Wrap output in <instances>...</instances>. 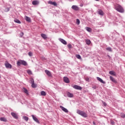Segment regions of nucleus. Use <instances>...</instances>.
I'll return each instance as SVG.
<instances>
[{"mask_svg":"<svg viewBox=\"0 0 125 125\" xmlns=\"http://www.w3.org/2000/svg\"><path fill=\"white\" fill-rule=\"evenodd\" d=\"M63 81L65 83H70V80H69V78L67 77H63Z\"/></svg>","mask_w":125,"mask_h":125,"instance_id":"8","label":"nucleus"},{"mask_svg":"<svg viewBox=\"0 0 125 125\" xmlns=\"http://www.w3.org/2000/svg\"><path fill=\"white\" fill-rule=\"evenodd\" d=\"M17 66H21V65H23V66H27L28 63L26 61H23L22 60H19L17 62Z\"/></svg>","mask_w":125,"mask_h":125,"instance_id":"1","label":"nucleus"},{"mask_svg":"<svg viewBox=\"0 0 125 125\" xmlns=\"http://www.w3.org/2000/svg\"><path fill=\"white\" fill-rule=\"evenodd\" d=\"M116 10L117 11H118V12H120V13H124L125 12V10L124 9V8L121 6V5H117L115 7Z\"/></svg>","mask_w":125,"mask_h":125,"instance_id":"2","label":"nucleus"},{"mask_svg":"<svg viewBox=\"0 0 125 125\" xmlns=\"http://www.w3.org/2000/svg\"><path fill=\"white\" fill-rule=\"evenodd\" d=\"M106 50H107V51H109V52H112V48H111L110 47H106L105 48Z\"/></svg>","mask_w":125,"mask_h":125,"instance_id":"24","label":"nucleus"},{"mask_svg":"<svg viewBox=\"0 0 125 125\" xmlns=\"http://www.w3.org/2000/svg\"><path fill=\"white\" fill-rule=\"evenodd\" d=\"M76 57L78 58V59H82V57H81V55L79 54L76 55Z\"/></svg>","mask_w":125,"mask_h":125,"instance_id":"31","label":"nucleus"},{"mask_svg":"<svg viewBox=\"0 0 125 125\" xmlns=\"http://www.w3.org/2000/svg\"><path fill=\"white\" fill-rule=\"evenodd\" d=\"M109 79H110V81H111V82H112V83H117V81H116V80H115V78H114V77H113L112 76H110Z\"/></svg>","mask_w":125,"mask_h":125,"instance_id":"17","label":"nucleus"},{"mask_svg":"<svg viewBox=\"0 0 125 125\" xmlns=\"http://www.w3.org/2000/svg\"><path fill=\"white\" fill-rule=\"evenodd\" d=\"M120 117H121V118H125V113H121L120 114Z\"/></svg>","mask_w":125,"mask_h":125,"instance_id":"33","label":"nucleus"},{"mask_svg":"<svg viewBox=\"0 0 125 125\" xmlns=\"http://www.w3.org/2000/svg\"><path fill=\"white\" fill-rule=\"evenodd\" d=\"M93 88H94V89H96V86L93 87Z\"/></svg>","mask_w":125,"mask_h":125,"instance_id":"42","label":"nucleus"},{"mask_svg":"<svg viewBox=\"0 0 125 125\" xmlns=\"http://www.w3.org/2000/svg\"><path fill=\"white\" fill-rule=\"evenodd\" d=\"M103 104L104 106H105V107H106V106H107V104L105 102H104L103 101Z\"/></svg>","mask_w":125,"mask_h":125,"instance_id":"38","label":"nucleus"},{"mask_svg":"<svg viewBox=\"0 0 125 125\" xmlns=\"http://www.w3.org/2000/svg\"><path fill=\"white\" fill-rule=\"evenodd\" d=\"M85 42L86 43V44H87V45H89V44H90V43H91V42L90 41V40L87 39L85 41Z\"/></svg>","mask_w":125,"mask_h":125,"instance_id":"23","label":"nucleus"},{"mask_svg":"<svg viewBox=\"0 0 125 125\" xmlns=\"http://www.w3.org/2000/svg\"><path fill=\"white\" fill-rule=\"evenodd\" d=\"M86 31H87V32H91V28H90V27H86Z\"/></svg>","mask_w":125,"mask_h":125,"instance_id":"29","label":"nucleus"},{"mask_svg":"<svg viewBox=\"0 0 125 125\" xmlns=\"http://www.w3.org/2000/svg\"><path fill=\"white\" fill-rule=\"evenodd\" d=\"M72 9H73V10H75V11H78L80 10V8L78 7L77 5H72L71 7Z\"/></svg>","mask_w":125,"mask_h":125,"instance_id":"7","label":"nucleus"},{"mask_svg":"<svg viewBox=\"0 0 125 125\" xmlns=\"http://www.w3.org/2000/svg\"><path fill=\"white\" fill-rule=\"evenodd\" d=\"M41 36L44 40H46V39H47V37L46 36V35H45V34L42 33L41 34Z\"/></svg>","mask_w":125,"mask_h":125,"instance_id":"19","label":"nucleus"},{"mask_svg":"<svg viewBox=\"0 0 125 125\" xmlns=\"http://www.w3.org/2000/svg\"><path fill=\"white\" fill-rule=\"evenodd\" d=\"M60 107L61 108V109H62V111H63V112H65V113H68V112H69L67 108L64 107L63 106H62V105H61Z\"/></svg>","mask_w":125,"mask_h":125,"instance_id":"11","label":"nucleus"},{"mask_svg":"<svg viewBox=\"0 0 125 125\" xmlns=\"http://www.w3.org/2000/svg\"><path fill=\"white\" fill-rule=\"evenodd\" d=\"M67 47H68V48L71 49L72 48V45L71 44H67Z\"/></svg>","mask_w":125,"mask_h":125,"instance_id":"36","label":"nucleus"},{"mask_svg":"<svg viewBox=\"0 0 125 125\" xmlns=\"http://www.w3.org/2000/svg\"><path fill=\"white\" fill-rule=\"evenodd\" d=\"M27 74H28V75H32L33 73H32V71H31V70H28L27 71Z\"/></svg>","mask_w":125,"mask_h":125,"instance_id":"30","label":"nucleus"},{"mask_svg":"<svg viewBox=\"0 0 125 125\" xmlns=\"http://www.w3.org/2000/svg\"><path fill=\"white\" fill-rule=\"evenodd\" d=\"M97 80L99 81V82H100V83H104V84L106 83V82L103 81V80H102V79H101L100 77H97Z\"/></svg>","mask_w":125,"mask_h":125,"instance_id":"15","label":"nucleus"},{"mask_svg":"<svg viewBox=\"0 0 125 125\" xmlns=\"http://www.w3.org/2000/svg\"><path fill=\"white\" fill-rule=\"evenodd\" d=\"M86 81H88V79H86Z\"/></svg>","mask_w":125,"mask_h":125,"instance_id":"45","label":"nucleus"},{"mask_svg":"<svg viewBox=\"0 0 125 125\" xmlns=\"http://www.w3.org/2000/svg\"><path fill=\"white\" fill-rule=\"evenodd\" d=\"M8 11H9V9L8 10Z\"/></svg>","mask_w":125,"mask_h":125,"instance_id":"46","label":"nucleus"},{"mask_svg":"<svg viewBox=\"0 0 125 125\" xmlns=\"http://www.w3.org/2000/svg\"><path fill=\"white\" fill-rule=\"evenodd\" d=\"M0 78H1V76H0Z\"/></svg>","mask_w":125,"mask_h":125,"instance_id":"44","label":"nucleus"},{"mask_svg":"<svg viewBox=\"0 0 125 125\" xmlns=\"http://www.w3.org/2000/svg\"><path fill=\"white\" fill-rule=\"evenodd\" d=\"M0 121H1V122H7V120H6L4 117L0 118Z\"/></svg>","mask_w":125,"mask_h":125,"instance_id":"22","label":"nucleus"},{"mask_svg":"<svg viewBox=\"0 0 125 125\" xmlns=\"http://www.w3.org/2000/svg\"><path fill=\"white\" fill-rule=\"evenodd\" d=\"M53 2H52V1H48L49 4H52V5Z\"/></svg>","mask_w":125,"mask_h":125,"instance_id":"40","label":"nucleus"},{"mask_svg":"<svg viewBox=\"0 0 125 125\" xmlns=\"http://www.w3.org/2000/svg\"><path fill=\"white\" fill-rule=\"evenodd\" d=\"M72 87L75 89H77V90H82V89H83V87L78 85H74L72 86Z\"/></svg>","mask_w":125,"mask_h":125,"instance_id":"5","label":"nucleus"},{"mask_svg":"<svg viewBox=\"0 0 125 125\" xmlns=\"http://www.w3.org/2000/svg\"><path fill=\"white\" fill-rule=\"evenodd\" d=\"M45 73H46V75L49 77H51V73L49 72V71L47 70H45Z\"/></svg>","mask_w":125,"mask_h":125,"instance_id":"18","label":"nucleus"},{"mask_svg":"<svg viewBox=\"0 0 125 125\" xmlns=\"http://www.w3.org/2000/svg\"><path fill=\"white\" fill-rule=\"evenodd\" d=\"M5 66L7 68L11 69L12 68V65L7 62L5 63Z\"/></svg>","mask_w":125,"mask_h":125,"instance_id":"6","label":"nucleus"},{"mask_svg":"<svg viewBox=\"0 0 125 125\" xmlns=\"http://www.w3.org/2000/svg\"><path fill=\"white\" fill-rule=\"evenodd\" d=\"M96 1H99V0H95Z\"/></svg>","mask_w":125,"mask_h":125,"instance_id":"43","label":"nucleus"},{"mask_svg":"<svg viewBox=\"0 0 125 125\" xmlns=\"http://www.w3.org/2000/svg\"><path fill=\"white\" fill-rule=\"evenodd\" d=\"M28 55L30 57H32V56H33V53H32V52H28Z\"/></svg>","mask_w":125,"mask_h":125,"instance_id":"34","label":"nucleus"},{"mask_svg":"<svg viewBox=\"0 0 125 125\" xmlns=\"http://www.w3.org/2000/svg\"><path fill=\"white\" fill-rule=\"evenodd\" d=\"M109 74L112 76H116V72H115L114 71H110L109 72Z\"/></svg>","mask_w":125,"mask_h":125,"instance_id":"21","label":"nucleus"},{"mask_svg":"<svg viewBox=\"0 0 125 125\" xmlns=\"http://www.w3.org/2000/svg\"><path fill=\"white\" fill-rule=\"evenodd\" d=\"M20 36H21V38H22L23 37V36H24V33L21 32L20 34Z\"/></svg>","mask_w":125,"mask_h":125,"instance_id":"39","label":"nucleus"},{"mask_svg":"<svg viewBox=\"0 0 125 125\" xmlns=\"http://www.w3.org/2000/svg\"><path fill=\"white\" fill-rule=\"evenodd\" d=\"M52 5H54L55 6H57V3H56L55 1H54L53 2Z\"/></svg>","mask_w":125,"mask_h":125,"instance_id":"35","label":"nucleus"},{"mask_svg":"<svg viewBox=\"0 0 125 125\" xmlns=\"http://www.w3.org/2000/svg\"><path fill=\"white\" fill-rule=\"evenodd\" d=\"M39 4H40V1H39V0H35L32 1V4L33 5H38Z\"/></svg>","mask_w":125,"mask_h":125,"instance_id":"12","label":"nucleus"},{"mask_svg":"<svg viewBox=\"0 0 125 125\" xmlns=\"http://www.w3.org/2000/svg\"><path fill=\"white\" fill-rule=\"evenodd\" d=\"M32 117L33 120H34L36 122V123H37V124H40V121H39V119H38V118L36 116H35V115H32Z\"/></svg>","mask_w":125,"mask_h":125,"instance_id":"10","label":"nucleus"},{"mask_svg":"<svg viewBox=\"0 0 125 125\" xmlns=\"http://www.w3.org/2000/svg\"><path fill=\"white\" fill-rule=\"evenodd\" d=\"M98 14L101 15V16H103L104 15V12H103V11H102V10L99 9L98 11Z\"/></svg>","mask_w":125,"mask_h":125,"instance_id":"14","label":"nucleus"},{"mask_svg":"<svg viewBox=\"0 0 125 125\" xmlns=\"http://www.w3.org/2000/svg\"><path fill=\"white\" fill-rule=\"evenodd\" d=\"M14 21L15 22V23H17L18 24H21V21L18 19L14 20Z\"/></svg>","mask_w":125,"mask_h":125,"instance_id":"25","label":"nucleus"},{"mask_svg":"<svg viewBox=\"0 0 125 125\" xmlns=\"http://www.w3.org/2000/svg\"><path fill=\"white\" fill-rule=\"evenodd\" d=\"M24 19H25V20L27 21V22H29V23H31V18H30V17L27 16H25Z\"/></svg>","mask_w":125,"mask_h":125,"instance_id":"16","label":"nucleus"},{"mask_svg":"<svg viewBox=\"0 0 125 125\" xmlns=\"http://www.w3.org/2000/svg\"><path fill=\"white\" fill-rule=\"evenodd\" d=\"M23 92L24 93H26V94H29V92L28 91V90H27L25 88H23Z\"/></svg>","mask_w":125,"mask_h":125,"instance_id":"26","label":"nucleus"},{"mask_svg":"<svg viewBox=\"0 0 125 125\" xmlns=\"http://www.w3.org/2000/svg\"><path fill=\"white\" fill-rule=\"evenodd\" d=\"M23 119L25 121H26V122H28V121L29 120V118H28V117L27 116L23 117Z\"/></svg>","mask_w":125,"mask_h":125,"instance_id":"32","label":"nucleus"},{"mask_svg":"<svg viewBox=\"0 0 125 125\" xmlns=\"http://www.w3.org/2000/svg\"><path fill=\"white\" fill-rule=\"evenodd\" d=\"M41 95H42V96H45V95H46V93L44 91H42Z\"/></svg>","mask_w":125,"mask_h":125,"instance_id":"27","label":"nucleus"},{"mask_svg":"<svg viewBox=\"0 0 125 125\" xmlns=\"http://www.w3.org/2000/svg\"><path fill=\"white\" fill-rule=\"evenodd\" d=\"M110 124L112 125H115V122H114V121H113V120H111V121H110Z\"/></svg>","mask_w":125,"mask_h":125,"instance_id":"37","label":"nucleus"},{"mask_svg":"<svg viewBox=\"0 0 125 125\" xmlns=\"http://www.w3.org/2000/svg\"><path fill=\"white\" fill-rule=\"evenodd\" d=\"M93 125H96V124L95 123V122H94V121L93 122Z\"/></svg>","mask_w":125,"mask_h":125,"instance_id":"41","label":"nucleus"},{"mask_svg":"<svg viewBox=\"0 0 125 125\" xmlns=\"http://www.w3.org/2000/svg\"><path fill=\"white\" fill-rule=\"evenodd\" d=\"M67 96L69 97L70 98H72V97H74V95L69 92H67Z\"/></svg>","mask_w":125,"mask_h":125,"instance_id":"20","label":"nucleus"},{"mask_svg":"<svg viewBox=\"0 0 125 125\" xmlns=\"http://www.w3.org/2000/svg\"><path fill=\"white\" fill-rule=\"evenodd\" d=\"M11 116H12V117L16 119V120H18V115H17V114L14 112H11Z\"/></svg>","mask_w":125,"mask_h":125,"instance_id":"9","label":"nucleus"},{"mask_svg":"<svg viewBox=\"0 0 125 125\" xmlns=\"http://www.w3.org/2000/svg\"><path fill=\"white\" fill-rule=\"evenodd\" d=\"M60 42H62V43H63V44H67V42H66V41L64 40V39H61L60 38L59 39Z\"/></svg>","mask_w":125,"mask_h":125,"instance_id":"13","label":"nucleus"},{"mask_svg":"<svg viewBox=\"0 0 125 125\" xmlns=\"http://www.w3.org/2000/svg\"><path fill=\"white\" fill-rule=\"evenodd\" d=\"M80 23H81V21L79 19H76V24L77 25H80Z\"/></svg>","mask_w":125,"mask_h":125,"instance_id":"28","label":"nucleus"},{"mask_svg":"<svg viewBox=\"0 0 125 125\" xmlns=\"http://www.w3.org/2000/svg\"><path fill=\"white\" fill-rule=\"evenodd\" d=\"M30 82H31L30 83H31V86L33 88H36V87L38 86L37 84L35 83V81L34 80V78H31L30 79Z\"/></svg>","mask_w":125,"mask_h":125,"instance_id":"4","label":"nucleus"},{"mask_svg":"<svg viewBox=\"0 0 125 125\" xmlns=\"http://www.w3.org/2000/svg\"><path fill=\"white\" fill-rule=\"evenodd\" d=\"M77 114H79V115H80V116L83 117V118H87V115L86 114V113L82 110L78 109L77 110Z\"/></svg>","mask_w":125,"mask_h":125,"instance_id":"3","label":"nucleus"}]
</instances>
